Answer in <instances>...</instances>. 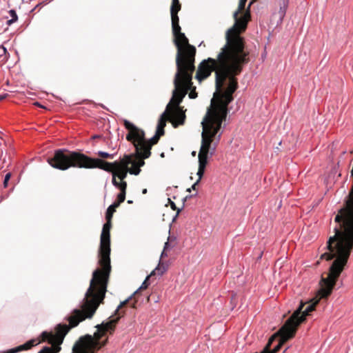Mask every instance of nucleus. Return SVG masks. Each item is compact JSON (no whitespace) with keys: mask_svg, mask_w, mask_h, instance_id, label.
Masks as SVG:
<instances>
[{"mask_svg":"<svg viewBox=\"0 0 353 353\" xmlns=\"http://www.w3.org/2000/svg\"><path fill=\"white\" fill-rule=\"evenodd\" d=\"M168 202H169V203L170 205L171 208L173 210H176L177 214H179V213L180 212L181 210L176 208L175 203L170 199H168Z\"/></svg>","mask_w":353,"mask_h":353,"instance_id":"obj_25","label":"nucleus"},{"mask_svg":"<svg viewBox=\"0 0 353 353\" xmlns=\"http://www.w3.org/2000/svg\"><path fill=\"white\" fill-rule=\"evenodd\" d=\"M34 105L40 108H43V106L41 105L39 102L34 103Z\"/></svg>","mask_w":353,"mask_h":353,"instance_id":"obj_30","label":"nucleus"},{"mask_svg":"<svg viewBox=\"0 0 353 353\" xmlns=\"http://www.w3.org/2000/svg\"><path fill=\"white\" fill-rule=\"evenodd\" d=\"M181 5L179 2V0L172 1V5L170 8L171 19L172 24H175V26H178V23H179L178 12L181 10Z\"/></svg>","mask_w":353,"mask_h":353,"instance_id":"obj_14","label":"nucleus"},{"mask_svg":"<svg viewBox=\"0 0 353 353\" xmlns=\"http://www.w3.org/2000/svg\"><path fill=\"white\" fill-rule=\"evenodd\" d=\"M220 130L208 129L205 127L203 128L201 134V145L199 152V169L197 175L198 180L192 185L191 189L196 190V187L203 177L206 165L208 164V154L211 155L214 152L217 143L221 137L219 134L216 136Z\"/></svg>","mask_w":353,"mask_h":353,"instance_id":"obj_9","label":"nucleus"},{"mask_svg":"<svg viewBox=\"0 0 353 353\" xmlns=\"http://www.w3.org/2000/svg\"><path fill=\"white\" fill-rule=\"evenodd\" d=\"M247 1L239 0V3L237 10L234 13V24L232 28L228 29L225 34V40L228 38V36L231 39L236 40L238 42L241 43L243 46V50H248L245 39L241 36V34L244 32L247 28L248 23L250 20V8L252 3L250 2L248 8L241 17H239V14L242 13L245 10V6Z\"/></svg>","mask_w":353,"mask_h":353,"instance_id":"obj_10","label":"nucleus"},{"mask_svg":"<svg viewBox=\"0 0 353 353\" xmlns=\"http://www.w3.org/2000/svg\"><path fill=\"white\" fill-rule=\"evenodd\" d=\"M132 307L135 308L136 307V303H134L132 305Z\"/></svg>","mask_w":353,"mask_h":353,"instance_id":"obj_33","label":"nucleus"},{"mask_svg":"<svg viewBox=\"0 0 353 353\" xmlns=\"http://www.w3.org/2000/svg\"><path fill=\"white\" fill-rule=\"evenodd\" d=\"M98 137H99V136L95 135V136H93V137H92V138H93V139H97V138H98Z\"/></svg>","mask_w":353,"mask_h":353,"instance_id":"obj_34","label":"nucleus"},{"mask_svg":"<svg viewBox=\"0 0 353 353\" xmlns=\"http://www.w3.org/2000/svg\"><path fill=\"white\" fill-rule=\"evenodd\" d=\"M335 222L339 227L334 228V235L330 236L327 242L328 252L321 256V259L330 261L334 259L327 276H321L319 282L320 289L316 297L310 300L305 306L301 303L299 308L288 319H291L292 325L296 331L299 325L305 319V316L314 310L316 305L321 299H327L332 292L336 283L346 265L350 253L353 249V182L345 204L336 215Z\"/></svg>","mask_w":353,"mask_h":353,"instance_id":"obj_2","label":"nucleus"},{"mask_svg":"<svg viewBox=\"0 0 353 353\" xmlns=\"http://www.w3.org/2000/svg\"><path fill=\"white\" fill-rule=\"evenodd\" d=\"M118 207L117 206V205H114V203L112 204L111 205H110L108 208L107 211H106V214H105V219H106V221H112L113 214L116 211V209Z\"/></svg>","mask_w":353,"mask_h":353,"instance_id":"obj_17","label":"nucleus"},{"mask_svg":"<svg viewBox=\"0 0 353 353\" xmlns=\"http://www.w3.org/2000/svg\"><path fill=\"white\" fill-rule=\"evenodd\" d=\"M168 247H169V243L166 242L165 243V246H164L163 250V252L161 253V258L167 256L166 250L168 249Z\"/></svg>","mask_w":353,"mask_h":353,"instance_id":"obj_28","label":"nucleus"},{"mask_svg":"<svg viewBox=\"0 0 353 353\" xmlns=\"http://www.w3.org/2000/svg\"><path fill=\"white\" fill-rule=\"evenodd\" d=\"M124 127L128 130L126 134V139L130 142L135 148L134 157L145 161L151 154V150L154 145H156L163 134L156 132L154 136L150 139L145 137V132L137 127L128 120L123 121Z\"/></svg>","mask_w":353,"mask_h":353,"instance_id":"obj_8","label":"nucleus"},{"mask_svg":"<svg viewBox=\"0 0 353 353\" xmlns=\"http://www.w3.org/2000/svg\"><path fill=\"white\" fill-rule=\"evenodd\" d=\"M116 165L114 162L110 163L101 159H93L84 154L83 168H99L112 173Z\"/></svg>","mask_w":353,"mask_h":353,"instance_id":"obj_13","label":"nucleus"},{"mask_svg":"<svg viewBox=\"0 0 353 353\" xmlns=\"http://www.w3.org/2000/svg\"><path fill=\"white\" fill-rule=\"evenodd\" d=\"M249 62L250 52L243 50L241 43L228 36L216 59L208 58L199 64L195 77L199 82L215 72L216 92L201 122L203 128L221 129L228 114V106L234 100L233 94L239 87L236 77Z\"/></svg>","mask_w":353,"mask_h":353,"instance_id":"obj_1","label":"nucleus"},{"mask_svg":"<svg viewBox=\"0 0 353 353\" xmlns=\"http://www.w3.org/2000/svg\"><path fill=\"white\" fill-rule=\"evenodd\" d=\"M168 270V265L165 264L164 263H159L158 266L154 270L151 274L150 276L153 275H163Z\"/></svg>","mask_w":353,"mask_h":353,"instance_id":"obj_16","label":"nucleus"},{"mask_svg":"<svg viewBox=\"0 0 353 353\" xmlns=\"http://www.w3.org/2000/svg\"><path fill=\"white\" fill-rule=\"evenodd\" d=\"M11 177V174L10 172L7 173L5 176L4 181H3V187L7 188L8 181Z\"/></svg>","mask_w":353,"mask_h":353,"instance_id":"obj_27","label":"nucleus"},{"mask_svg":"<svg viewBox=\"0 0 353 353\" xmlns=\"http://www.w3.org/2000/svg\"><path fill=\"white\" fill-rule=\"evenodd\" d=\"M9 14L12 19L8 20L7 23L8 25H11L12 23L16 22L17 21L18 17H17V14L15 10H10L9 11Z\"/></svg>","mask_w":353,"mask_h":353,"instance_id":"obj_19","label":"nucleus"},{"mask_svg":"<svg viewBox=\"0 0 353 353\" xmlns=\"http://www.w3.org/2000/svg\"><path fill=\"white\" fill-rule=\"evenodd\" d=\"M350 177L352 178V182H353V163H352V170L350 171Z\"/></svg>","mask_w":353,"mask_h":353,"instance_id":"obj_31","label":"nucleus"},{"mask_svg":"<svg viewBox=\"0 0 353 353\" xmlns=\"http://www.w3.org/2000/svg\"><path fill=\"white\" fill-rule=\"evenodd\" d=\"M147 192H148V190H147V189H145H145H143V190H142V193H143V194H146V193H147Z\"/></svg>","mask_w":353,"mask_h":353,"instance_id":"obj_32","label":"nucleus"},{"mask_svg":"<svg viewBox=\"0 0 353 353\" xmlns=\"http://www.w3.org/2000/svg\"><path fill=\"white\" fill-rule=\"evenodd\" d=\"M192 79L189 80L185 78L174 77V89L172 92V97L167 105L165 112H168L170 122L174 128L183 125L185 121V111L183 107L179 106L185 96L188 94L192 85Z\"/></svg>","mask_w":353,"mask_h":353,"instance_id":"obj_7","label":"nucleus"},{"mask_svg":"<svg viewBox=\"0 0 353 353\" xmlns=\"http://www.w3.org/2000/svg\"><path fill=\"white\" fill-rule=\"evenodd\" d=\"M130 299L131 296L121 302L115 310L114 314L110 317L108 321L97 325V331L93 336L88 334L81 337L73 347L74 353H95L105 345L108 342L107 334H113L117 323L124 315V312L121 310L128 303Z\"/></svg>","mask_w":353,"mask_h":353,"instance_id":"obj_5","label":"nucleus"},{"mask_svg":"<svg viewBox=\"0 0 353 353\" xmlns=\"http://www.w3.org/2000/svg\"><path fill=\"white\" fill-rule=\"evenodd\" d=\"M6 54H7V50L6 48L3 46H0V58L4 55V57L3 59H2V61H6L7 60V56H6Z\"/></svg>","mask_w":353,"mask_h":353,"instance_id":"obj_24","label":"nucleus"},{"mask_svg":"<svg viewBox=\"0 0 353 353\" xmlns=\"http://www.w3.org/2000/svg\"><path fill=\"white\" fill-rule=\"evenodd\" d=\"M112 174H113V176H112V184H113L115 187H117V186L118 185V184L119 183V182H118V181L116 180V176H116V175H114V173H112Z\"/></svg>","mask_w":353,"mask_h":353,"instance_id":"obj_29","label":"nucleus"},{"mask_svg":"<svg viewBox=\"0 0 353 353\" xmlns=\"http://www.w3.org/2000/svg\"><path fill=\"white\" fill-rule=\"evenodd\" d=\"M151 276H150V274L149 276H148L146 277V279H145V281L143 282L142 285H141V287L139 288V290H138L137 291H136V292L134 293V295H135V294H137L138 293V291H139V290H145V289L148 288V285H149V283H148V281L149 279H150Z\"/></svg>","mask_w":353,"mask_h":353,"instance_id":"obj_21","label":"nucleus"},{"mask_svg":"<svg viewBox=\"0 0 353 353\" xmlns=\"http://www.w3.org/2000/svg\"><path fill=\"white\" fill-rule=\"evenodd\" d=\"M130 299L131 296L121 302L115 310L114 314L110 317L108 321L97 325V331L93 336L88 334L81 337L73 347L74 353H95L105 345L108 342L107 334H113L117 323L124 315V312L121 310L128 303Z\"/></svg>","mask_w":353,"mask_h":353,"instance_id":"obj_4","label":"nucleus"},{"mask_svg":"<svg viewBox=\"0 0 353 353\" xmlns=\"http://www.w3.org/2000/svg\"><path fill=\"white\" fill-rule=\"evenodd\" d=\"M188 91H190L189 93V97L190 99H195L197 97V93L196 92V87L193 86L192 82V85Z\"/></svg>","mask_w":353,"mask_h":353,"instance_id":"obj_22","label":"nucleus"},{"mask_svg":"<svg viewBox=\"0 0 353 353\" xmlns=\"http://www.w3.org/2000/svg\"><path fill=\"white\" fill-rule=\"evenodd\" d=\"M174 43L176 47V72L174 77L192 79L195 70L194 61L196 48L189 43L188 39L181 32L179 23L178 26L172 24Z\"/></svg>","mask_w":353,"mask_h":353,"instance_id":"obj_6","label":"nucleus"},{"mask_svg":"<svg viewBox=\"0 0 353 353\" xmlns=\"http://www.w3.org/2000/svg\"><path fill=\"white\" fill-rule=\"evenodd\" d=\"M125 192H120L117 197V200L113 203L114 205H117V207L120 205L121 203H123L125 199Z\"/></svg>","mask_w":353,"mask_h":353,"instance_id":"obj_18","label":"nucleus"},{"mask_svg":"<svg viewBox=\"0 0 353 353\" xmlns=\"http://www.w3.org/2000/svg\"><path fill=\"white\" fill-rule=\"evenodd\" d=\"M190 190H191V189H190V188H188V189L187 190V191H188V192H190Z\"/></svg>","mask_w":353,"mask_h":353,"instance_id":"obj_36","label":"nucleus"},{"mask_svg":"<svg viewBox=\"0 0 353 353\" xmlns=\"http://www.w3.org/2000/svg\"><path fill=\"white\" fill-rule=\"evenodd\" d=\"M152 296V294H151L150 296H148V301H150V298Z\"/></svg>","mask_w":353,"mask_h":353,"instance_id":"obj_35","label":"nucleus"},{"mask_svg":"<svg viewBox=\"0 0 353 353\" xmlns=\"http://www.w3.org/2000/svg\"><path fill=\"white\" fill-rule=\"evenodd\" d=\"M169 121L168 114L167 112H164L161 116L160 117L158 124L157 126L156 132L164 135L165 134V127L166 125V121Z\"/></svg>","mask_w":353,"mask_h":353,"instance_id":"obj_15","label":"nucleus"},{"mask_svg":"<svg viewBox=\"0 0 353 353\" xmlns=\"http://www.w3.org/2000/svg\"><path fill=\"white\" fill-rule=\"evenodd\" d=\"M83 160L84 154L59 149L47 161L54 168L66 170L71 167L83 168Z\"/></svg>","mask_w":353,"mask_h":353,"instance_id":"obj_11","label":"nucleus"},{"mask_svg":"<svg viewBox=\"0 0 353 353\" xmlns=\"http://www.w3.org/2000/svg\"><path fill=\"white\" fill-rule=\"evenodd\" d=\"M115 168L112 173L114 174L121 181H124L128 172L130 174L138 175L141 172V167L145 165V161L135 157L134 154L124 155L120 161H114Z\"/></svg>","mask_w":353,"mask_h":353,"instance_id":"obj_12","label":"nucleus"},{"mask_svg":"<svg viewBox=\"0 0 353 353\" xmlns=\"http://www.w3.org/2000/svg\"><path fill=\"white\" fill-rule=\"evenodd\" d=\"M117 188L120 190V192L123 191V192L126 193L127 183L125 181H120Z\"/></svg>","mask_w":353,"mask_h":353,"instance_id":"obj_23","label":"nucleus"},{"mask_svg":"<svg viewBox=\"0 0 353 353\" xmlns=\"http://www.w3.org/2000/svg\"><path fill=\"white\" fill-rule=\"evenodd\" d=\"M98 156L102 159H114V154H109L105 152L99 151L97 153Z\"/></svg>","mask_w":353,"mask_h":353,"instance_id":"obj_20","label":"nucleus"},{"mask_svg":"<svg viewBox=\"0 0 353 353\" xmlns=\"http://www.w3.org/2000/svg\"><path fill=\"white\" fill-rule=\"evenodd\" d=\"M230 302H231V304L232 305V309H234V307L236 306V305L237 303L236 295L235 294H233L232 295Z\"/></svg>","mask_w":353,"mask_h":353,"instance_id":"obj_26","label":"nucleus"},{"mask_svg":"<svg viewBox=\"0 0 353 353\" xmlns=\"http://www.w3.org/2000/svg\"><path fill=\"white\" fill-rule=\"evenodd\" d=\"M112 221H106L103 225L99 251V264L92 275L82 303V310H76L70 319L72 325H78L85 319L93 316L99 306L103 303L111 272L110 265V229Z\"/></svg>","mask_w":353,"mask_h":353,"instance_id":"obj_3","label":"nucleus"}]
</instances>
